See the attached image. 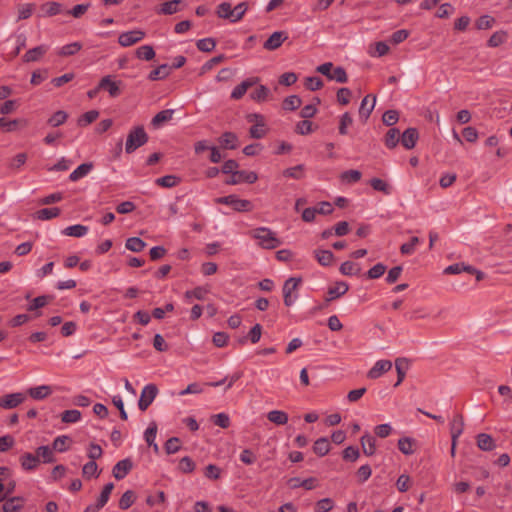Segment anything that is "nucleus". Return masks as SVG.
Here are the masks:
<instances>
[{
	"label": "nucleus",
	"instance_id": "f257e3e1",
	"mask_svg": "<svg viewBox=\"0 0 512 512\" xmlns=\"http://www.w3.org/2000/svg\"><path fill=\"white\" fill-rule=\"evenodd\" d=\"M148 139V134L146 133L143 126L133 127L127 135L125 152L127 154L133 153L138 148L145 145L148 142Z\"/></svg>",
	"mask_w": 512,
	"mask_h": 512
},
{
	"label": "nucleus",
	"instance_id": "f03ea898",
	"mask_svg": "<svg viewBox=\"0 0 512 512\" xmlns=\"http://www.w3.org/2000/svg\"><path fill=\"white\" fill-rule=\"evenodd\" d=\"M257 243L264 249H275L280 246L281 241L276 233L267 227H259L253 231Z\"/></svg>",
	"mask_w": 512,
	"mask_h": 512
},
{
	"label": "nucleus",
	"instance_id": "7ed1b4c3",
	"mask_svg": "<svg viewBox=\"0 0 512 512\" xmlns=\"http://www.w3.org/2000/svg\"><path fill=\"white\" fill-rule=\"evenodd\" d=\"M217 204L230 206L236 212H250L253 209L251 201L240 199L236 194L218 197L215 199Z\"/></svg>",
	"mask_w": 512,
	"mask_h": 512
},
{
	"label": "nucleus",
	"instance_id": "20e7f679",
	"mask_svg": "<svg viewBox=\"0 0 512 512\" xmlns=\"http://www.w3.org/2000/svg\"><path fill=\"white\" fill-rule=\"evenodd\" d=\"M258 180V175L254 171L236 170L225 180L226 185H237L241 183L253 184Z\"/></svg>",
	"mask_w": 512,
	"mask_h": 512
},
{
	"label": "nucleus",
	"instance_id": "39448f33",
	"mask_svg": "<svg viewBox=\"0 0 512 512\" xmlns=\"http://www.w3.org/2000/svg\"><path fill=\"white\" fill-rule=\"evenodd\" d=\"M158 388L154 384H148L146 385L142 392L140 399L138 401V407L141 411H146L148 407L151 405V403L154 401L155 397L157 396Z\"/></svg>",
	"mask_w": 512,
	"mask_h": 512
},
{
	"label": "nucleus",
	"instance_id": "423d86ee",
	"mask_svg": "<svg viewBox=\"0 0 512 512\" xmlns=\"http://www.w3.org/2000/svg\"><path fill=\"white\" fill-rule=\"evenodd\" d=\"M145 37V32L142 30H131L127 32H123L118 37V43L122 47H129L134 45L135 43L140 42Z\"/></svg>",
	"mask_w": 512,
	"mask_h": 512
},
{
	"label": "nucleus",
	"instance_id": "0eeeda50",
	"mask_svg": "<svg viewBox=\"0 0 512 512\" xmlns=\"http://www.w3.org/2000/svg\"><path fill=\"white\" fill-rule=\"evenodd\" d=\"M120 81H114L111 75L104 76L98 83V89L106 90L113 98L121 94Z\"/></svg>",
	"mask_w": 512,
	"mask_h": 512
},
{
	"label": "nucleus",
	"instance_id": "6e6552de",
	"mask_svg": "<svg viewBox=\"0 0 512 512\" xmlns=\"http://www.w3.org/2000/svg\"><path fill=\"white\" fill-rule=\"evenodd\" d=\"M26 399L23 393H11L0 397V407L2 409H13L19 406Z\"/></svg>",
	"mask_w": 512,
	"mask_h": 512
},
{
	"label": "nucleus",
	"instance_id": "1a4fd4ad",
	"mask_svg": "<svg viewBox=\"0 0 512 512\" xmlns=\"http://www.w3.org/2000/svg\"><path fill=\"white\" fill-rule=\"evenodd\" d=\"M287 38L288 36L284 31H275L264 42L263 48L274 51L278 49Z\"/></svg>",
	"mask_w": 512,
	"mask_h": 512
},
{
	"label": "nucleus",
	"instance_id": "9d476101",
	"mask_svg": "<svg viewBox=\"0 0 512 512\" xmlns=\"http://www.w3.org/2000/svg\"><path fill=\"white\" fill-rule=\"evenodd\" d=\"M258 81H259L258 77H250V78L243 80L240 84H238L237 86H235L233 88V90L231 92V98L235 99V100L241 99L245 95L247 90L250 87L257 84Z\"/></svg>",
	"mask_w": 512,
	"mask_h": 512
},
{
	"label": "nucleus",
	"instance_id": "9b49d317",
	"mask_svg": "<svg viewBox=\"0 0 512 512\" xmlns=\"http://www.w3.org/2000/svg\"><path fill=\"white\" fill-rule=\"evenodd\" d=\"M132 468H133V463H132L131 459L126 458V459L120 460L119 462H117L115 464V466L113 467V470H112V474L115 477V479L122 480L129 474V472L132 470Z\"/></svg>",
	"mask_w": 512,
	"mask_h": 512
},
{
	"label": "nucleus",
	"instance_id": "f8f14e48",
	"mask_svg": "<svg viewBox=\"0 0 512 512\" xmlns=\"http://www.w3.org/2000/svg\"><path fill=\"white\" fill-rule=\"evenodd\" d=\"M419 138V133L416 128L410 127L407 128L400 137V143L405 149H412L415 147L417 140Z\"/></svg>",
	"mask_w": 512,
	"mask_h": 512
},
{
	"label": "nucleus",
	"instance_id": "ddd939ff",
	"mask_svg": "<svg viewBox=\"0 0 512 512\" xmlns=\"http://www.w3.org/2000/svg\"><path fill=\"white\" fill-rule=\"evenodd\" d=\"M392 368V362L390 360H379L374 366L368 371L367 376L370 379H377L384 373L388 372Z\"/></svg>",
	"mask_w": 512,
	"mask_h": 512
},
{
	"label": "nucleus",
	"instance_id": "4468645a",
	"mask_svg": "<svg viewBox=\"0 0 512 512\" xmlns=\"http://www.w3.org/2000/svg\"><path fill=\"white\" fill-rule=\"evenodd\" d=\"M19 462H20L21 468L25 471H33L40 464V460L38 459V456L36 455V453L33 454L30 452L23 453L19 458Z\"/></svg>",
	"mask_w": 512,
	"mask_h": 512
},
{
	"label": "nucleus",
	"instance_id": "2eb2a0df",
	"mask_svg": "<svg viewBox=\"0 0 512 512\" xmlns=\"http://www.w3.org/2000/svg\"><path fill=\"white\" fill-rule=\"evenodd\" d=\"M28 125V121L24 118L8 120L4 117L0 118V128L5 132H14L19 128H24Z\"/></svg>",
	"mask_w": 512,
	"mask_h": 512
},
{
	"label": "nucleus",
	"instance_id": "dca6fc26",
	"mask_svg": "<svg viewBox=\"0 0 512 512\" xmlns=\"http://www.w3.org/2000/svg\"><path fill=\"white\" fill-rule=\"evenodd\" d=\"M349 286L346 282L339 281L327 291L326 302H331L347 293Z\"/></svg>",
	"mask_w": 512,
	"mask_h": 512
},
{
	"label": "nucleus",
	"instance_id": "f3484780",
	"mask_svg": "<svg viewBox=\"0 0 512 512\" xmlns=\"http://www.w3.org/2000/svg\"><path fill=\"white\" fill-rule=\"evenodd\" d=\"M363 453L372 456L376 452V439L369 432H365L360 439Z\"/></svg>",
	"mask_w": 512,
	"mask_h": 512
},
{
	"label": "nucleus",
	"instance_id": "a211bd4d",
	"mask_svg": "<svg viewBox=\"0 0 512 512\" xmlns=\"http://www.w3.org/2000/svg\"><path fill=\"white\" fill-rule=\"evenodd\" d=\"M49 47L47 45H39L32 49H29L23 56L24 62H36L40 60V58L45 55L48 51Z\"/></svg>",
	"mask_w": 512,
	"mask_h": 512
},
{
	"label": "nucleus",
	"instance_id": "6ab92c4d",
	"mask_svg": "<svg viewBox=\"0 0 512 512\" xmlns=\"http://www.w3.org/2000/svg\"><path fill=\"white\" fill-rule=\"evenodd\" d=\"M376 104V96L367 95L365 96L359 108V115L361 118L367 119L372 113Z\"/></svg>",
	"mask_w": 512,
	"mask_h": 512
},
{
	"label": "nucleus",
	"instance_id": "aec40b11",
	"mask_svg": "<svg viewBox=\"0 0 512 512\" xmlns=\"http://www.w3.org/2000/svg\"><path fill=\"white\" fill-rule=\"evenodd\" d=\"M218 142L224 149H236L238 147V137L233 132H224L219 138Z\"/></svg>",
	"mask_w": 512,
	"mask_h": 512
},
{
	"label": "nucleus",
	"instance_id": "412c9836",
	"mask_svg": "<svg viewBox=\"0 0 512 512\" xmlns=\"http://www.w3.org/2000/svg\"><path fill=\"white\" fill-rule=\"evenodd\" d=\"M93 169L92 163H82L75 170H73L69 175V180L72 182H76L84 177H86L91 170Z\"/></svg>",
	"mask_w": 512,
	"mask_h": 512
},
{
	"label": "nucleus",
	"instance_id": "4be33fe9",
	"mask_svg": "<svg viewBox=\"0 0 512 512\" xmlns=\"http://www.w3.org/2000/svg\"><path fill=\"white\" fill-rule=\"evenodd\" d=\"M477 446L482 451H492L496 448V443L491 435L486 433H480L476 437Z\"/></svg>",
	"mask_w": 512,
	"mask_h": 512
},
{
	"label": "nucleus",
	"instance_id": "5701e85b",
	"mask_svg": "<svg viewBox=\"0 0 512 512\" xmlns=\"http://www.w3.org/2000/svg\"><path fill=\"white\" fill-rule=\"evenodd\" d=\"M400 131L398 128H390L384 137V144L388 149H394L400 143Z\"/></svg>",
	"mask_w": 512,
	"mask_h": 512
},
{
	"label": "nucleus",
	"instance_id": "b1692460",
	"mask_svg": "<svg viewBox=\"0 0 512 512\" xmlns=\"http://www.w3.org/2000/svg\"><path fill=\"white\" fill-rule=\"evenodd\" d=\"M53 447H50L48 445L39 446L35 453L38 456V459L43 463H53L56 461Z\"/></svg>",
	"mask_w": 512,
	"mask_h": 512
},
{
	"label": "nucleus",
	"instance_id": "393cba45",
	"mask_svg": "<svg viewBox=\"0 0 512 512\" xmlns=\"http://www.w3.org/2000/svg\"><path fill=\"white\" fill-rule=\"evenodd\" d=\"M181 0H171L162 3L159 8L156 10V13L159 15H173L177 13L179 9V4Z\"/></svg>",
	"mask_w": 512,
	"mask_h": 512
},
{
	"label": "nucleus",
	"instance_id": "a878e982",
	"mask_svg": "<svg viewBox=\"0 0 512 512\" xmlns=\"http://www.w3.org/2000/svg\"><path fill=\"white\" fill-rule=\"evenodd\" d=\"M408 368L409 361L406 358H397L395 360V369L397 372V381L395 386H399L403 382Z\"/></svg>",
	"mask_w": 512,
	"mask_h": 512
},
{
	"label": "nucleus",
	"instance_id": "bb28decb",
	"mask_svg": "<svg viewBox=\"0 0 512 512\" xmlns=\"http://www.w3.org/2000/svg\"><path fill=\"white\" fill-rule=\"evenodd\" d=\"M451 438L454 442H457L458 437L463 433L464 420L461 414H457L450 425Z\"/></svg>",
	"mask_w": 512,
	"mask_h": 512
},
{
	"label": "nucleus",
	"instance_id": "cd10ccee",
	"mask_svg": "<svg viewBox=\"0 0 512 512\" xmlns=\"http://www.w3.org/2000/svg\"><path fill=\"white\" fill-rule=\"evenodd\" d=\"M157 434V424L155 422H151L148 428L144 433V438L148 446L153 447L154 452L159 451L158 445L155 443V438Z\"/></svg>",
	"mask_w": 512,
	"mask_h": 512
},
{
	"label": "nucleus",
	"instance_id": "c85d7f7f",
	"mask_svg": "<svg viewBox=\"0 0 512 512\" xmlns=\"http://www.w3.org/2000/svg\"><path fill=\"white\" fill-rule=\"evenodd\" d=\"M89 231L88 226L82 225V224H74L71 226L66 227L62 233L66 236H72V237H83L85 236Z\"/></svg>",
	"mask_w": 512,
	"mask_h": 512
},
{
	"label": "nucleus",
	"instance_id": "c756f323",
	"mask_svg": "<svg viewBox=\"0 0 512 512\" xmlns=\"http://www.w3.org/2000/svg\"><path fill=\"white\" fill-rule=\"evenodd\" d=\"M305 166L303 164H298L294 167H289L283 170L282 175L285 178H292L295 180H301L305 177Z\"/></svg>",
	"mask_w": 512,
	"mask_h": 512
},
{
	"label": "nucleus",
	"instance_id": "7c9ffc66",
	"mask_svg": "<svg viewBox=\"0 0 512 512\" xmlns=\"http://www.w3.org/2000/svg\"><path fill=\"white\" fill-rule=\"evenodd\" d=\"M52 393L51 387L48 385H41L28 389V394L35 400H42Z\"/></svg>",
	"mask_w": 512,
	"mask_h": 512
},
{
	"label": "nucleus",
	"instance_id": "2f4dec72",
	"mask_svg": "<svg viewBox=\"0 0 512 512\" xmlns=\"http://www.w3.org/2000/svg\"><path fill=\"white\" fill-rule=\"evenodd\" d=\"M170 74V68L168 64H161L157 68L150 71L148 79L150 81H158L165 79Z\"/></svg>",
	"mask_w": 512,
	"mask_h": 512
},
{
	"label": "nucleus",
	"instance_id": "473e14b6",
	"mask_svg": "<svg viewBox=\"0 0 512 512\" xmlns=\"http://www.w3.org/2000/svg\"><path fill=\"white\" fill-rule=\"evenodd\" d=\"M313 451L318 456H325L330 451V443L328 438L321 437L314 442Z\"/></svg>",
	"mask_w": 512,
	"mask_h": 512
},
{
	"label": "nucleus",
	"instance_id": "72a5a7b5",
	"mask_svg": "<svg viewBox=\"0 0 512 512\" xmlns=\"http://www.w3.org/2000/svg\"><path fill=\"white\" fill-rule=\"evenodd\" d=\"M60 213L61 210L58 207L43 208L36 212V217L39 220L46 221L58 217Z\"/></svg>",
	"mask_w": 512,
	"mask_h": 512
},
{
	"label": "nucleus",
	"instance_id": "f704fd0d",
	"mask_svg": "<svg viewBox=\"0 0 512 512\" xmlns=\"http://www.w3.org/2000/svg\"><path fill=\"white\" fill-rule=\"evenodd\" d=\"M72 443V440L67 435H61L54 439L52 443V447L55 451L58 452H65L69 449L70 444Z\"/></svg>",
	"mask_w": 512,
	"mask_h": 512
},
{
	"label": "nucleus",
	"instance_id": "c9c22d12",
	"mask_svg": "<svg viewBox=\"0 0 512 512\" xmlns=\"http://www.w3.org/2000/svg\"><path fill=\"white\" fill-rule=\"evenodd\" d=\"M174 114L173 109H166L158 112L151 120V124L154 127H159L162 123L172 119Z\"/></svg>",
	"mask_w": 512,
	"mask_h": 512
},
{
	"label": "nucleus",
	"instance_id": "e433bc0d",
	"mask_svg": "<svg viewBox=\"0 0 512 512\" xmlns=\"http://www.w3.org/2000/svg\"><path fill=\"white\" fill-rule=\"evenodd\" d=\"M135 55L140 60L150 61L155 57V51L151 45H142L136 49Z\"/></svg>",
	"mask_w": 512,
	"mask_h": 512
},
{
	"label": "nucleus",
	"instance_id": "4c0bfd02",
	"mask_svg": "<svg viewBox=\"0 0 512 512\" xmlns=\"http://www.w3.org/2000/svg\"><path fill=\"white\" fill-rule=\"evenodd\" d=\"M125 247L131 252L139 253L146 247V243L139 237H130L126 240Z\"/></svg>",
	"mask_w": 512,
	"mask_h": 512
},
{
	"label": "nucleus",
	"instance_id": "58836bf2",
	"mask_svg": "<svg viewBox=\"0 0 512 512\" xmlns=\"http://www.w3.org/2000/svg\"><path fill=\"white\" fill-rule=\"evenodd\" d=\"M267 418L270 422L276 425H285L288 422V415L286 412L281 410H272L267 414Z\"/></svg>",
	"mask_w": 512,
	"mask_h": 512
},
{
	"label": "nucleus",
	"instance_id": "ea45409f",
	"mask_svg": "<svg viewBox=\"0 0 512 512\" xmlns=\"http://www.w3.org/2000/svg\"><path fill=\"white\" fill-rule=\"evenodd\" d=\"M415 440L410 437H403L398 440V449L405 455H412L415 452L413 448Z\"/></svg>",
	"mask_w": 512,
	"mask_h": 512
},
{
	"label": "nucleus",
	"instance_id": "a19ab883",
	"mask_svg": "<svg viewBox=\"0 0 512 512\" xmlns=\"http://www.w3.org/2000/svg\"><path fill=\"white\" fill-rule=\"evenodd\" d=\"M181 179L178 176L175 175H165L163 177L157 178L155 180V183L158 186L164 187V188H173L177 186L180 183Z\"/></svg>",
	"mask_w": 512,
	"mask_h": 512
},
{
	"label": "nucleus",
	"instance_id": "79ce46f5",
	"mask_svg": "<svg viewBox=\"0 0 512 512\" xmlns=\"http://www.w3.org/2000/svg\"><path fill=\"white\" fill-rule=\"evenodd\" d=\"M81 49L82 44L80 42H72L62 46L58 51V55L63 57L73 56L76 53H78Z\"/></svg>",
	"mask_w": 512,
	"mask_h": 512
},
{
	"label": "nucleus",
	"instance_id": "37998d69",
	"mask_svg": "<svg viewBox=\"0 0 512 512\" xmlns=\"http://www.w3.org/2000/svg\"><path fill=\"white\" fill-rule=\"evenodd\" d=\"M208 289L202 286L196 287L192 290H187L184 297L187 301H191L193 298L197 300H204L208 294Z\"/></svg>",
	"mask_w": 512,
	"mask_h": 512
},
{
	"label": "nucleus",
	"instance_id": "c03bdc74",
	"mask_svg": "<svg viewBox=\"0 0 512 512\" xmlns=\"http://www.w3.org/2000/svg\"><path fill=\"white\" fill-rule=\"evenodd\" d=\"M68 119V113L63 110L56 111L51 117L48 118L47 124L51 127H58L64 124Z\"/></svg>",
	"mask_w": 512,
	"mask_h": 512
},
{
	"label": "nucleus",
	"instance_id": "a18cd8bd",
	"mask_svg": "<svg viewBox=\"0 0 512 512\" xmlns=\"http://www.w3.org/2000/svg\"><path fill=\"white\" fill-rule=\"evenodd\" d=\"M99 116V112L97 110H89L83 113L77 120V125L80 127H86L89 124L93 123Z\"/></svg>",
	"mask_w": 512,
	"mask_h": 512
},
{
	"label": "nucleus",
	"instance_id": "49530a36",
	"mask_svg": "<svg viewBox=\"0 0 512 512\" xmlns=\"http://www.w3.org/2000/svg\"><path fill=\"white\" fill-rule=\"evenodd\" d=\"M507 33L503 30L494 32L487 41L488 47H498L506 41Z\"/></svg>",
	"mask_w": 512,
	"mask_h": 512
},
{
	"label": "nucleus",
	"instance_id": "de8ad7c7",
	"mask_svg": "<svg viewBox=\"0 0 512 512\" xmlns=\"http://www.w3.org/2000/svg\"><path fill=\"white\" fill-rule=\"evenodd\" d=\"M353 123V118L349 112H345L340 116L338 131L340 135L348 134V127Z\"/></svg>",
	"mask_w": 512,
	"mask_h": 512
},
{
	"label": "nucleus",
	"instance_id": "09e8293b",
	"mask_svg": "<svg viewBox=\"0 0 512 512\" xmlns=\"http://www.w3.org/2000/svg\"><path fill=\"white\" fill-rule=\"evenodd\" d=\"M269 94V88L265 85H260L250 94V97L256 102H263L268 98Z\"/></svg>",
	"mask_w": 512,
	"mask_h": 512
},
{
	"label": "nucleus",
	"instance_id": "8fccbe9b",
	"mask_svg": "<svg viewBox=\"0 0 512 512\" xmlns=\"http://www.w3.org/2000/svg\"><path fill=\"white\" fill-rule=\"evenodd\" d=\"M136 499L135 493L132 490H127L123 493L119 500V507L123 510H127L132 506Z\"/></svg>",
	"mask_w": 512,
	"mask_h": 512
},
{
	"label": "nucleus",
	"instance_id": "3c124183",
	"mask_svg": "<svg viewBox=\"0 0 512 512\" xmlns=\"http://www.w3.org/2000/svg\"><path fill=\"white\" fill-rule=\"evenodd\" d=\"M301 103H302V100L299 96L290 95L284 99L283 109L289 110V111H294L300 107Z\"/></svg>",
	"mask_w": 512,
	"mask_h": 512
},
{
	"label": "nucleus",
	"instance_id": "603ef678",
	"mask_svg": "<svg viewBox=\"0 0 512 512\" xmlns=\"http://www.w3.org/2000/svg\"><path fill=\"white\" fill-rule=\"evenodd\" d=\"M44 11V16L52 17L61 12V4L58 2H47L41 6Z\"/></svg>",
	"mask_w": 512,
	"mask_h": 512
},
{
	"label": "nucleus",
	"instance_id": "864d4df0",
	"mask_svg": "<svg viewBox=\"0 0 512 512\" xmlns=\"http://www.w3.org/2000/svg\"><path fill=\"white\" fill-rule=\"evenodd\" d=\"M329 80H334L338 83H346L348 81V76L346 73V70L341 67L337 66L332 69Z\"/></svg>",
	"mask_w": 512,
	"mask_h": 512
},
{
	"label": "nucleus",
	"instance_id": "5fc2aeb1",
	"mask_svg": "<svg viewBox=\"0 0 512 512\" xmlns=\"http://www.w3.org/2000/svg\"><path fill=\"white\" fill-rule=\"evenodd\" d=\"M369 184L376 191L383 192L385 195L391 194L390 186L380 178H372Z\"/></svg>",
	"mask_w": 512,
	"mask_h": 512
},
{
	"label": "nucleus",
	"instance_id": "6e6d98bb",
	"mask_svg": "<svg viewBox=\"0 0 512 512\" xmlns=\"http://www.w3.org/2000/svg\"><path fill=\"white\" fill-rule=\"evenodd\" d=\"M302 282L301 277H290L288 278L283 285V294H290L297 290L298 286Z\"/></svg>",
	"mask_w": 512,
	"mask_h": 512
},
{
	"label": "nucleus",
	"instance_id": "4d7b16f0",
	"mask_svg": "<svg viewBox=\"0 0 512 512\" xmlns=\"http://www.w3.org/2000/svg\"><path fill=\"white\" fill-rule=\"evenodd\" d=\"M261 334H262V326L260 324H255L251 330L249 331L248 333V336L247 337H244L242 339L239 340V342L241 344H244L246 339L249 338L250 341L255 344L257 342H259L260 338H261Z\"/></svg>",
	"mask_w": 512,
	"mask_h": 512
},
{
	"label": "nucleus",
	"instance_id": "13d9d810",
	"mask_svg": "<svg viewBox=\"0 0 512 512\" xmlns=\"http://www.w3.org/2000/svg\"><path fill=\"white\" fill-rule=\"evenodd\" d=\"M467 271H474V267H472L470 265H466L463 262H461V263H456V264L446 267L444 270V273L445 274H459L462 272L467 273Z\"/></svg>",
	"mask_w": 512,
	"mask_h": 512
},
{
	"label": "nucleus",
	"instance_id": "bf43d9fd",
	"mask_svg": "<svg viewBox=\"0 0 512 512\" xmlns=\"http://www.w3.org/2000/svg\"><path fill=\"white\" fill-rule=\"evenodd\" d=\"M22 501L20 497H12L7 499L3 505V512H18L21 510L22 505L19 503Z\"/></svg>",
	"mask_w": 512,
	"mask_h": 512
},
{
	"label": "nucleus",
	"instance_id": "052dcab7",
	"mask_svg": "<svg viewBox=\"0 0 512 512\" xmlns=\"http://www.w3.org/2000/svg\"><path fill=\"white\" fill-rule=\"evenodd\" d=\"M340 272L343 275H347V276L357 275L360 272V267L358 264H356L352 261H346L341 264Z\"/></svg>",
	"mask_w": 512,
	"mask_h": 512
},
{
	"label": "nucleus",
	"instance_id": "680f3d73",
	"mask_svg": "<svg viewBox=\"0 0 512 512\" xmlns=\"http://www.w3.org/2000/svg\"><path fill=\"white\" fill-rule=\"evenodd\" d=\"M98 465L95 461L87 462L82 468V475L85 478L98 477L99 476Z\"/></svg>",
	"mask_w": 512,
	"mask_h": 512
},
{
	"label": "nucleus",
	"instance_id": "e2e57ef3",
	"mask_svg": "<svg viewBox=\"0 0 512 512\" xmlns=\"http://www.w3.org/2000/svg\"><path fill=\"white\" fill-rule=\"evenodd\" d=\"M35 9V4L33 3H27L22 4L18 7V17L17 20H25L31 17L33 14V11Z\"/></svg>",
	"mask_w": 512,
	"mask_h": 512
},
{
	"label": "nucleus",
	"instance_id": "0e129e2a",
	"mask_svg": "<svg viewBox=\"0 0 512 512\" xmlns=\"http://www.w3.org/2000/svg\"><path fill=\"white\" fill-rule=\"evenodd\" d=\"M113 489H114V484L112 482L107 483L104 486V488L97 500V503H96L100 508H102L106 505Z\"/></svg>",
	"mask_w": 512,
	"mask_h": 512
},
{
	"label": "nucleus",
	"instance_id": "69168bd1",
	"mask_svg": "<svg viewBox=\"0 0 512 512\" xmlns=\"http://www.w3.org/2000/svg\"><path fill=\"white\" fill-rule=\"evenodd\" d=\"M216 46V41L213 38H203L196 42V47L202 52H211Z\"/></svg>",
	"mask_w": 512,
	"mask_h": 512
},
{
	"label": "nucleus",
	"instance_id": "338daca9",
	"mask_svg": "<svg viewBox=\"0 0 512 512\" xmlns=\"http://www.w3.org/2000/svg\"><path fill=\"white\" fill-rule=\"evenodd\" d=\"M266 132L265 123H255L249 129L250 137L254 139H262L266 135Z\"/></svg>",
	"mask_w": 512,
	"mask_h": 512
},
{
	"label": "nucleus",
	"instance_id": "774afa93",
	"mask_svg": "<svg viewBox=\"0 0 512 512\" xmlns=\"http://www.w3.org/2000/svg\"><path fill=\"white\" fill-rule=\"evenodd\" d=\"M248 5L246 2H241L232 8L231 22L235 23L242 19L245 12L247 11Z\"/></svg>",
	"mask_w": 512,
	"mask_h": 512
}]
</instances>
